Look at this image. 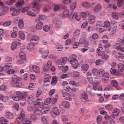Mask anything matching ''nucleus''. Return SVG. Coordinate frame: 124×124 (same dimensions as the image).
<instances>
[{
  "label": "nucleus",
  "instance_id": "obj_55",
  "mask_svg": "<svg viewBox=\"0 0 124 124\" xmlns=\"http://www.w3.org/2000/svg\"><path fill=\"white\" fill-rule=\"evenodd\" d=\"M50 99L51 101L54 103L57 101L58 99V96L57 95H56L54 98L52 97L50 98Z\"/></svg>",
  "mask_w": 124,
  "mask_h": 124
},
{
  "label": "nucleus",
  "instance_id": "obj_3",
  "mask_svg": "<svg viewBox=\"0 0 124 124\" xmlns=\"http://www.w3.org/2000/svg\"><path fill=\"white\" fill-rule=\"evenodd\" d=\"M20 42L21 40L19 39L13 40L11 45V49L13 50L15 49L17 47L18 44L20 45L21 44Z\"/></svg>",
  "mask_w": 124,
  "mask_h": 124
},
{
  "label": "nucleus",
  "instance_id": "obj_47",
  "mask_svg": "<svg viewBox=\"0 0 124 124\" xmlns=\"http://www.w3.org/2000/svg\"><path fill=\"white\" fill-rule=\"evenodd\" d=\"M113 47L114 48H116L117 50H120L122 46L120 44L115 43L114 44Z\"/></svg>",
  "mask_w": 124,
  "mask_h": 124
},
{
  "label": "nucleus",
  "instance_id": "obj_38",
  "mask_svg": "<svg viewBox=\"0 0 124 124\" xmlns=\"http://www.w3.org/2000/svg\"><path fill=\"white\" fill-rule=\"evenodd\" d=\"M20 11V10L19 9H15L13 12L12 15L14 16H16L19 14Z\"/></svg>",
  "mask_w": 124,
  "mask_h": 124
},
{
  "label": "nucleus",
  "instance_id": "obj_43",
  "mask_svg": "<svg viewBox=\"0 0 124 124\" xmlns=\"http://www.w3.org/2000/svg\"><path fill=\"white\" fill-rule=\"evenodd\" d=\"M78 14L77 12L74 13L73 12L71 13L70 15L68 16L69 18L71 19L75 18L77 15Z\"/></svg>",
  "mask_w": 124,
  "mask_h": 124
},
{
  "label": "nucleus",
  "instance_id": "obj_8",
  "mask_svg": "<svg viewBox=\"0 0 124 124\" xmlns=\"http://www.w3.org/2000/svg\"><path fill=\"white\" fill-rule=\"evenodd\" d=\"M102 80L104 83H106L107 81L109 76V74L108 72L104 73L102 75Z\"/></svg>",
  "mask_w": 124,
  "mask_h": 124
},
{
  "label": "nucleus",
  "instance_id": "obj_11",
  "mask_svg": "<svg viewBox=\"0 0 124 124\" xmlns=\"http://www.w3.org/2000/svg\"><path fill=\"white\" fill-rule=\"evenodd\" d=\"M101 8V5L99 4H98L95 7L93 10L95 13H97L100 11Z\"/></svg>",
  "mask_w": 124,
  "mask_h": 124
},
{
  "label": "nucleus",
  "instance_id": "obj_26",
  "mask_svg": "<svg viewBox=\"0 0 124 124\" xmlns=\"http://www.w3.org/2000/svg\"><path fill=\"white\" fill-rule=\"evenodd\" d=\"M61 8L60 5L58 4H55L54 5V11L56 12L59 10Z\"/></svg>",
  "mask_w": 124,
  "mask_h": 124
},
{
  "label": "nucleus",
  "instance_id": "obj_33",
  "mask_svg": "<svg viewBox=\"0 0 124 124\" xmlns=\"http://www.w3.org/2000/svg\"><path fill=\"white\" fill-rule=\"evenodd\" d=\"M71 74L72 76L74 77H76L80 76V72L77 71H73L71 72Z\"/></svg>",
  "mask_w": 124,
  "mask_h": 124
},
{
  "label": "nucleus",
  "instance_id": "obj_24",
  "mask_svg": "<svg viewBox=\"0 0 124 124\" xmlns=\"http://www.w3.org/2000/svg\"><path fill=\"white\" fill-rule=\"evenodd\" d=\"M100 82H98L96 80H95L93 81V89L95 90H96L97 89V85H99Z\"/></svg>",
  "mask_w": 124,
  "mask_h": 124
},
{
  "label": "nucleus",
  "instance_id": "obj_37",
  "mask_svg": "<svg viewBox=\"0 0 124 124\" xmlns=\"http://www.w3.org/2000/svg\"><path fill=\"white\" fill-rule=\"evenodd\" d=\"M31 122V121L29 119L24 118H23L22 124H29Z\"/></svg>",
  "mask_w": 124,
  "mask_h": 124
},
{
  "label": "nucleus",
  "instance_id": "obj_42",
  "mask_svg": "<svg viewBox=\"0 0 124 124\" xmlns=\"http://www.w3.org/2000/svg\"><path fill=\"white\" fill-rule=\"evenodd\" d=\"M18 26L19 28L21 29H23L24 27V22L22 19L20 22H18Z\"/></svg>",
  "mask_w": 124,
  "mask_h": 124
},
{
  "label": "nucleus",
  "instance_id": "obj_14",
  "mask_svg": "<svg viewBox=\"0 0 124 124\" xmlns=\"http://www.w3.org/2000/svg\"><path fill=\"white\" fill-rule=\"evenodd\" d=\"M25 4L24 0H18V1L16 4L17 7H22Z\"/></svg>",
  "mask_w": 124,
  "mask_h": 124
},
{
  "label": "nucleus",
  "instance_id": "obj_1",
  "mask_svg": "<svg viewBox=\"0 0 124 124\" xmlns=\"http://www.w3.org/2000/svg\"><path fill=\"white\" fill-rule=\"evenodd\" d=\"M76 55H70L68 59V61L72 67L75 69L77 68L78 66V61L76 59Z\"/></svg>",
  "mask_w": 124,
  "mask_h": 124
},
{
  "label": "nucleus",
  "instance_id": "obj_18",
  "mask_svg": "<svg viewBox=\"0 0 124 124\" xmlns=\"http://www.w3.org/2000/svg\"><path fill=\"white\" fill-rule=\"evenodd\" d=\"M42 111L43 114L47 113L49 111L50 108L48 106H46L42 108Z\"/></svg>",
  "mask_w": 124,
  "mask_h": 124
},
{
  "label": "nucleus",
  "instance_id": "obj_15",
  "mask_svg": "<svg viewBox=\"0 0 124 124\" xmlns=\"http://www.w3.org/2000/svg\"><path fill=\"white\" fill-rule=\"evenodd\" d=\"M32 69L33 71L36 73H39L40 72V69L38 66L36 65H33L32 66Z\"/></svg>",
  "mask_w": 124,
  "mask_h": 124
},
{
  "label": "nucleus",
  "instance_id": "obj_32",
  "mask_svg": "<svg viewBox=\"0 0 124 124\" xmlns=\"http://www.w3.org/2000/svg\"><path fill=\"white\" fill-rule=\"evenodd\" d=\"M12 67V64L10 63H8L7 64L4 65L3 67V70L5 71H6L8 70L10 68Z\"/></svg>",
  "mask_w": 124,
  "mask_h": 124
},
{
  "label": "nucleus",
  "instance_id": "obj_20",
  "mask_svg": "<svg viewBox=\"0 0 124 124\" xmlns=\"http://www.w3.org/2000/svg\"><path fill=\"white\" fill-rule=\"evenodd\" d=\"M34 112L35 115L38 116L43 114L42 111L38 109H36L34 110Z\"/></svg>",
  "mask_w": 124,
  "mask_h": 124
},
{
  "label": "nucleus",
  "instance_id": "obj_46",
  "mask_svg": "<svg viewBox=\"0 0 124 124\" xmlns=\"http://www.w3.org/2000/svg\"><path fill=\"white\" fill-rule=\"evenodd\" d=\"M104 26H102V27H105L106 28L108 27L110 25V22L108 21H105L104 23Z\"/></svg>",
  "mask_w": 124,
  "mask_h": 124
},
{
  "label": "nucleus",
  "instance_id": "obj_34",
  "mask_svg": "<svg viewBox=\"0 0 124 124\" xmlns=\"http://www.w3.org/2000/svg\"><path fill=\"white\" fill-rule=\"evenodd\" d=\"M81 96L82 99L87 101V99L88 98V95L86 93L84 92L82 93L81 94Z\"/></svg>",
  "mask_w": 124,
  "mask_h": 124
},
{
  "label": "nucleus",
  "instance_id": "obj_19",
  "mask_svg": "<svg viewBox=\"0 0 124 124\" xmlns=\"http://www.w3.org/2000/svg\"><path fill=\"white\" fill-rule=\"evenodd\" d=\"M118 69L119 71L122 72L124 70V65L122 63H119L117 65Z\"/></svg>",
  "mask_w": 124,
  "mask_h": 124
},
{
  "label": "nucleus",
  "instance_id": "obj_57",
  "mask_svg": "<svg viewBox=\"0 0 124 124\" xmlns=\"http://www.w3.org/2000/svg\"><path fill=\"white\" fill-rule=\"evenodd\" d=\"M41 120L42 122L45 124H47V120L45 116H43L41 118Z\"/></svg>",
  "mask_w": 124,
  "mask_h": 124
},
{
  "label": "nucleus",
  "instance_id": "obj_62",
  "mask_svg": "<svg viewBox=\"0 0 124 124\" xmlns=\"http://www.w3.org/2000/svg\"><path fill=\"white\" fill-rule=\"evenodd\" d=\"M67 60V58L66 57H65L63 58L62 61L61 65H63L66 63Z\"/></svg>",
  "mask_w": 124,
  "mask_h": 124
},
{
  "label": "nucleus",
  "instance_id": "obj_17",
  "mask_svg": "<svg viewBox=\"0 0 124 124\" xmlns=\"http://www.w3.org/2000/svg\"><path fill=\"white\" fill-rule=\"evenodd\" d=\"M46 18V16L44 15H39L38 18H37L35 20V22H37L38 21L41 20H44Z\"/></svg>",
  "mask_w": 124,
  "mask_h": 124
},
{
  "label": "nucleus",
  "instance_id": "obj_9",
  "mask_svg": "<svg viewBox=\"0 0 124 124\" xmlns=\"http://www.w3.org/2000/svg\"><path fill=\"white\" fill-rule=\"evenodd\" d=\"M62 95L64 99L66 100L69 101H71L72 100L71 95L67 93L66 92L63 93Z\"/></svg>",
  "mask_w": 124,
  "mask_h": 124
},
{
  "label": "nucleus",
  "instance_id": "obj_58",
  "mask_svg": "<svg viewBox=\"0 0 124 124\" xmlns=\"http://www.w3.org/2000/svg\"><path fill=\"white\" fill-rule=\"evenodd\" d=\"M123 0H118L117 3L118 7H121L123 5Z\"/></svg>",
  "mask_w": 124,
  "mask_h": 124
},
{
  "label": "nucleus",
  "instance_id": "obj_53",
  "mask_svg": "<svg viewBox=\"0 0 124 124\" xmlns=\"http://www.w3.org/2000/svg\"><path fill=\"white\" fill-rule=\"evenodd\" d=\"M0 121L1 123L3 124H6L7 122V120L3 117L0 118Z\"/></svg>",
  "mask_w": 124,
  "mask_h": 124
},
{
  "label": "nucleus",
  "instance_id": "obj_63",
  "mask_svg": "<svg viewBox=\"0 0 124 124\" xmlns=\"http://www.w3.org/2000/svg\"><path fill=\"white\" fill-rule=\"evenodd\" d=\"M11 22L10 21H8L5 22L3 24V25L4 26H7L10 25L11 23Z\"/></svg>",
  "mask_w": 124,
  "mask_h": 124
},
{
  "label": "nucleus",
  "instance_id": "obj_28",
  "mask_svg": "<svg viewBox=\"0 0 124 124\" xmlns=\"http://www.w3.org/2000/svg\"><path fill=\"white\" fill-rule=\"evenodd\" d=\"M33 96L32 95H29L28 97L27 101L29 103H31L34 101Z\"/></svg>",
  "mask_w": 124,
  "mask_h": 124
},
{
  "label": "nucleus",
  "instance_id": "obj_51",
  "mask_svg": "<svg viewBox=\"0 0 124 124\" xmlns=\"http://www.w3.org/2000/svg\"><path fill=\"white\" fill-rule=\"evenodd\" d=\"M96 120L98 124H101L102 117L101 116H98L96 118Z\"/></svg>",
  "mask_w": 124,
  "mask_h": 124
},
{
  "label": "nucleus",
  "instance_id": "obj_13",
  "mask_svg": "<svg viewBox=\"0 0 124 124\" xmlns=\"http://www.w3.org/2000/svg\"><path fill=\"white\" fill-rule=\"evenodd\" d=\"M110 72L113 75H115L118 76L120 74V73L117 70L113 68H111L110 70Z\"/></svg>",
  "mask_w": 124,
  "mask_h": 124
},
{
  "label": "nucleus",
  "instance_id": "obj_10",
  "mask_svg": "<svg viewBox=\"0 0 124 124\" xmlns=\"http://www.w3.org/2000/svg\"><path fill=\"white\" fill-rule=\"evenodd\" d=\"M91 14V12L89 11H86L85 12L82 11L81 12V16L84 19H86L87 16H89Z\"/></svg>",
  "mask_w": 124,
  "mask_h": 124
},
{
  "label": "nucleus",
  "instance_id": "obj_25",
  "mask_svg": "<svg viewBox=\"0 0 124 124\" xmlns=\"http://www.w3.org/2000/svg\"><path fill=\"white\" fill-rule=\"evenodd\" d=\"M43 23L41 21H39L36 25L37 29L38 30H40L42 27Z\"/></svg>",
  "mask_w": 124,
  "mask_h": 124
},
{
  "label": "nucleus",
  "instance_id": "obj_40",
  "mask_svg": "<svg viewBox=\"0 0 124 124\" xmlns=\"http://www.w3.org/2000/svg\"><path fill=\"white\" fill-rule=\"evenodd\" d=\"M51 78V76L50 75H45V78L44 81L45 82H50V79Z\"/></svg>",
  "mask_w": 124,
  "mask_h": 124
},
{
  "label": "nucleus",
  "instance_id": "obj_49",
  "mask_svg": "<svg viewBox=\"0 0 124 124\" xmlns=\"http://www.w3.org/2000/svg\"><path fill=\"white\" fill-rule=\"evenodd\" d=\"M62 120L64 123H66L68 121V118L67 116L66 115H64L61 117Z\"/></svg>",
  "mask_w": 124,
  "mask_h": 124
},
{
  "label": "nucleus",
  "instance_id": "obj_41",
  "mask_svg": "<svg viewBox=\"0 0 124 124\" xmlns=\"http://www.w3.org/2000/svg\"><path fill=\"white\" fill-rule=\"evenodd\" d=\"M21 79L20 78H18L16 81V86L18 87H19L21 85Z\"/></svg>",
  "mask_w": 124,
  "mask_h": 124
},
{
  "label": "nucleus",
  "instance_id": "obj_29",
  "mask_svg": "<svg viewBox=\"0 0 124 124\" xmlns=\"http://www.w3.org/2000/svg\"><path fill=\"white\" fill-rule=\"evenodd\" d=\"M4 116L10 118H12L14 117V115L11 113L6 112L4 113Z\"/></svg>",
  "mask_w": 124,
  "mask_h": 124
},
{
  "label": "nucleus",
  "instance_id": "obj_48",
  "mask_svg": "<svg viewBox=\"0 0 124 124\" xmlns=\"http://www.w3.org/2000/svg\"><path fill=\"white\" fill-rule=\"evenodd\" d=\"M112 85L115 88L117 87L118 85L117 81L116 80H114L112 81L111 82Z\"/></svg>",
  "mask_w": 124,
  "mask_h": 124
},
{
  "label": "nucleus",
  "instance_id": "obj_7",
  "mask_svg": "<svg viewBox=\"0 0 124 124\" xmlns=\"http://www.w3.org/2000/svg\"><path fill=\"white\" fill-rule=\"evenodd\" d=\"M27 39L28 41H36L39 40V37L37 36H34L31 38H29V36L27 37Z\"/></svg>",
  "mask_w": 124,
  "mask_h": 124
},
{
  "label": "nucleus",
  "instance_id": "obj_60",
  "mask_svg": "<svg viewBox=\"0 0 124 124\" xmlns=\"http://www.w3.org/2000/svg\"><path fill=\"white\" fill-rule=\"evenodd\" d=\"M21 99L20 101V104L22 106H24L26 104V100L24 98Z\"/></svg>",
  "mask_w": 124,
  "mask_h": 124
},
{
  "label": "nucleus",
  "instance_id": "obj_4",
  "mask_svg": "<svg viewBox=\"0 0 124 124\" xmlns=\"http://www.w3.org/2000/svg\"><path fill=\"white\" fill-rule=\"evenodd\" d=\"M33 10L36 13H38L40 10L41 5L40 4L35 3H33Z\"/></svg>",
  "mask_w": 124,
  "mask_h": 124
},
{
  "label": "nucleus",
  "instance_id": "obj_36",
  "mask_svg": "<svg viewBox=\"0 0 124 124\" xmlns=\"http://www.w3.org/2000/svg\"><path fill=\"white\" fill-rule=\"evenodd\" d=\"M2 6L1 10L3 12V14H5L7 12L9 9L8 8L7 6L4 5V4Z\"/></svg>",
  "mask_w": 124,
  "mask_h": 124
},
{
  "label": "nucleus",
  "instance_id": "obj_2",
  "mask_svg": "<svg viewBox=\"0 0 124 124\" xmlns=\"http://www.w3.org/2000/svg\"><path fill=\"white\" fill-rule=\"evenodd\" d=\"M60 114V111L56 107L54 108L50 112V115L52 117L55 118L56 116H59Z\"/></svg>",
  "mask_w": 124,
  "mask_h": 124
},
{
  "label": "nucleus",
  "instance_id": "obj_21",
  "mask_svg": "<svg viewBox=\"0 0 124 124\" xmlns=\"http://www.w3.org/2000/svg\"><path fill=\"white\" fill-rule=\"evenodd\" d=\"M88 41H86L85 44V46L84 48L82 49L81 51L83 53H84L86 51L88 50L89 48L88 47Z\"/></svg>",
  "mask_w": 124,
  "mask_h": 124
},
{
  "label": "nucleus",
  "instance_id": "obj_27",
  "mask_svg": "<svg viewBox=\"0 0 124 124\" xmlns=\"http://www.w3.org/2000/svg\"><path fill=\"white\" fill-rule=\"evenodd\" d=\"M19 35L20 38L24 40L25 38V36L24 32L22 31H20L19 32Z\"/></svg>",
  "mask_w": 124,
  "mask_h": 124
},
{
  "label": "nucleus",
  "instance_id": "obj_16",
  "mask_svg": "<svg viewBox=\"0 0 124 124\" xmlns=\"http://www.w3.org/2000/svg\"><path fill=\"white\" fill-rule=\"evenodd\" d=\"M92 72L93 74L94 75L96 76V77H95V78H98L99 77L98 70L96 68H93L92 70Z\"/></svg>",
  "mask_w": 124,
  "mask_h": 124
},
{
  "label": "nucleus",
  "instance_id": "obj_23",
  "mask_svg": "<svg viewBox=\"0 0 124 124\" xmlns=\"http://www.w3.org/2000/svg\"><path fill=\"white\" fill-rule=\"evenodd\" d=\"M120 111L118 109L115 108L113 109L112 111V115L114 116H117L119 114Z\"/></svg>",
  "mask_w": 124,
  "mask_h": 124
},
{
  "label": "nucleus",
  "instance_id": "obj_44",
  "mask_svg": "<svg viewBox=\"0 0 124 124\" xmlns=\"http://www.w3.org/2000/svg\"><path fill=\"white\" fill-rule=\"evenodd\" d=\"M16 94L19 96L21 99H23L24 98V96L23 95V94L21 92L19 91H17L16 92Z\"/></svg>",
  "mask_w": 124,
  "mask_h": 124
},
{
  "label": "nucleus",
  "instance_id": "obj_31",
  "mask_svg": "<svg viewBox=\"0 0 124 124\" xmlns=\"http://www.w3.org/2000/svg\"><path fill=\"white\" fill-rule=\"evenodd\" d=\"M89 68V66L87 64H85L83 65L81 67L82 71L84 72L86 71Z\"/></svg>",
  "mask_w": 124,
  "mask_h": 124
},
{
  "label": "nucleus",
  "instance_id": "obj_6",
  "mask_svg": "<svg viewBox=\"0 0 124 124\" xmlns=\"http://www.w3.org/2000/svg\"><path fill=\"white\" fill-rule=\"evenodd\" d=\"M96 17L94 15H90L88 16V21L89 23L93 24L96 21Z\"/></svg>",
  "mask_w": 124,
  "mask_h": 124
},
{
  "label": "nucleus",
  "instance_id": "obj_59",
  "mask_svg": "<svg viewBox=\"0 0 124 124\" xmlns=\"http://www.w3.org/2000/svg\"><path fill=\"white\" fill-rule=\"evenodd\" d=\"M56 77L55 76L53 77L52 81L51 82V84L53 85L55 84L57 82Z\"/></svg>",
  "mask_w": 124,
  "mask_h": 124
},
{
  "label": "nucleus",
  "instance_id": "obj_39",
  "mask_svg": "<svg viewBox=\"0 0 124 124\" xmlns=\"http://www.w3.org/2000/svg\"><path fill=\"white\" fill-rule=\"evenodd\" d=\"M34 45L32 43H30L27 45V48L29 51H31L34 49Z\"/></svg>",
  "mask_w": 124,
  "mask_h": 124
},
{
  "label": "nucleus",
  "instance_id": "obj_61",
  "mask_svg": "<svg viewBox=\"0 0 124 124\" xmlns=\"http://www.w3.org/2000/svg\"><path fill=\"white\" fill-rule=\"evenodd\" d=\"M108 8H112L114 10H115L117 8V7L115 4H110L108 6Z\"/></svg>",
  "mask_w": 124,
  "mask_h": 124
},
{
  "label": "nucleus",
  "instance_id": "obj_12",
  "mask_svg": "<svg viewBox=\"0 0 124 124\" xmlns=\"http://www.w3.org/2000/svg\"><path fill=\"white\" fill-rule=\"evenodd\" d=\"M83 7L86 8H89L91 7V3L87 1H84L82 4Z\"/></svg>",
  "mask_w": 124,
  "mask_h": 124
},
{
  "label": "nucleus",
  "instance_id": "obj_54",
  "mask_svg": "<svg viewBox=\"0 0 124 124\" xmlns=\"http://www.w3.org/2000/svg\"><path fill=\"white\" fill-rule=\"evenodd\" d=\"M118 59L121 62L124 63V56L120 55L118 56Z\"/></svg>",
  "mask_w": 124,
  "mask_h": 124
},
{
  "label": "nucleus",
  "instance_id": "obj_52",
  "mask_svg": "<svg viewBox=\"0 0 124 124\" xmlns=\"http://www.w3.org/2000/svg\"><path fill=\"white\" fill-rule=\"evenodd\" d=\"M24 62L21 60H17L16 62V64L18 65H21L24 63Z\"/></svg>",
  "mask_w": 124,
  "mask_h": 124
},
{
  "label": "nucleus",
  "instance_id": "obj_56",
  "mask_svg": "<svg viewBox=\"0 0 124 124\" xmlns=\"http://www.w3.org/2000/svg\"><path fill=\"white\" fill-rule=\"evenodd\" d=\"M102 59L106 60L108 59V55H98Z\"/></svg>",
  "mask_w": 124,
  "mask_h": 124
},
{
  "label": "nucleus",
  "instance_id": "obj_22",
  "mask_svg": "<svg viewBox=\"0 0 124 124\" xmlns=\"http://www.w3.org/2000/svg\"><path fill=\"white\" fill-rule=\"evenodd\" d=\"M49 69V67L46 64H44L43 67L42 72L44 73L48 72Z\"/></svg>",
  "mask_w": 124,
  "mask_h": 124
},
{
  "label": "nucleus",
  "instance_id": "obj_64",
  "mask_svg": "<svg viewBox=\"0 0 124 124\" xmlns=\"http://www.w3.org/2000/svg\"><path fill=\"white\" fill-rule=\"evenodd\" d=\"M50 27L48 26H45L43 27L44 31L45 32L48 31L50 30Z\"/></svg>",
  "mask_w": 124,
  "mask_h": 124
},
{
  "label": "nucleus",
  "instance_id": "obj_5",
  "mask_svg": "<svg viewBox=\"0 0 124 124\" xmlns=\"http://www.w3.org/2000/svg\"><path fill=\"white\" fill-rule=\"evenodd\" d=\"M60 107L67 109L69 108L70 107V105L69 102L67 101H62L60 105Z\"/></svg>",
  "mask_w": 124,
  "mask_h": 124
},
{
  "label": "nucleus",
  "instance_id": "obj_35",
  "mask_svg": "<svg viewBox=\"0 0 124 124\" xmlns=\"http://www.w3.org/2000/svg\"><path fill=\"white\" fill-rule=\"evenodd\" d=\"M103 24V22L101 21H99L97 22L96 23V29H98V27H102V26H103L102 25Z\"/></svg>",
  "mask_w": 124,
  "mask_h": 124
},
{
  "label": "nucleus",
  "instance_id": "obj_45",
  "mask_svg": "<svg viewBox=\"0 0 124 124\" xmlns=\"http://www.w3.org/2000/svg\"><path fill=\"white\" fill-rule=\"evenodd\" d=\"M112 16L113 18L115 20H117L118 19V14L116 12H114L112 14Z\"/></svg>",
  "mask_w": 124,
  "mask_h": 124
},
{
  "label": "nucleus",
  "instance_id": "obj_30",
  "mask_svg": "<svg viewBox=\"0 0 124 124\" xmlns=\"http://www.w3.org/2000/svg\"><path fill=\"white\" fill-rule=\"evenodd\" d=\"M69 11L67 9H65L64 10L62 14V16L63 17H66L69 16Z\"/></svg>",
  "mask_w": 124,
  "mask_h": 124
},
{
  "label": "nucleus",
  "instance_id": "obj_50",
  "mask_svg": "<svg viewBox=\"0 0 124 124\" xmlns=\"http://www.w3.org/2000/svg\"><path fill=\"white\" fill-rule=\"evenodd\" d=\"M26 14L32 17H35L36 16V15L34 13L30 11H27L26 12Z\"/></svg>",
  "mask_w": 124,
  "mask_h": 124
}]
</instances>
